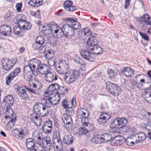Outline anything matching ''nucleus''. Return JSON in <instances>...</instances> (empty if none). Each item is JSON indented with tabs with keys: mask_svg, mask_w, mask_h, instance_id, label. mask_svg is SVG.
Returning a JSON list of instances; mask_svg holds the SVG:
<instances>
[{
	"mask_svg": "<svg viewBox=\"0 0 151 151\" xmlns=\"http://www.w3.org/2000/svg\"><path fill=\"white\" fill-rule=\"evenodd\" d=\"M101 136L97 135L95 136L91 140V142L96 144H101L103 142Z\"/></svg>",
	"mask_w": 151,
	"mask_h": 151,
	"instance_id": "35",
	"label": "nucleus"
},
{
	"mask_svg": "<svg viewBox=\"0 0 151 151\" xmlns=\"http://www.w3.org/2000/svg\"><path fill=\"white\" fill-rule=\"evenodd\" d=\"M43 3V0H30L28 2V4L31 6L38 7Z\"/></svg>",
	"mask_w": 151,
	"mask_h": 151,
	"instance_id": "33",
	"label": "nucleus"
},
{
	"mask_svg": "<svg viewBox=\"0 0 151 151\" xmlns=\"http://www.w3.org/2000/svg\"><path fill=\"white\" fill-rule=\"evenodd\" d=\"M33 69L36 70L40 74H45L50 70V68L47 65L42 63L40 60L34 58L30 60Z\"/></svg>",
	"mask_w": 151,
	"mask_h": 151,
	"instance_id": "3",
	"label": "nucleus"
},
{
	"mask_svg": "<svg viewBox=\"0 0 151 151\" xmlns=\"http://www.w3.org/2000/svg\"><path fill=\"white\" fill-rule=\"evenodd\" d=\"M73 2L70 0H67L63 3L64 8L67 11L73 12L76 9V7L72 5Z\"/></svg>",
	"mask_w": 151,
	"mask_h": 151,
	"instance_id": "17",
	"label": "nucleus"
},
{
	"mask_svg": "<svg viewBox=\"0 0 151 151\" xmlns=\"http://www.w3.org/2000/svg\"><path fill=\"white\" fill-rule=\"evenodd\" d=\"M20 28H21V27H15L14 28V32L15 34L16 35L19 34L20 32Z\"/></svg>",
	"mask_w": 151,
	"mask_h": 151,
	"instance_id": "60",
	"label": "nucleus"
},
{
	"mask_svg": "<svg viewBox=\"0 0 151 151\" xmlns=\"http://www.w3.org/2000/svg\"><path fill=\"white\" fill-rule=\"evenodd\" d=\"M78 73L77 71L74 70L68 71L63 76L65 82L67 83H70L75 81L77 78Z\"/></svg>",
	"mask_w": 151,
	"mask_h": 151,
	"instance_id": "7",
	"label": "nucleus"
},
{
	"mask_svg": "<svg viewBox=\"0 0 151 151\" xmlns=\"http://www.w3.org/2000/svg\"><path fill=\"white\" fill-rule=\"evenodd\" d=\"M144 87V90H146L145 92V95H146L151 89V81H150L145 83Z\"/></svg>",
	"mask_w": 151,
	"mask_h": 151,
	"instance_id": "40",
	"label": "nucleus"
},
{
	"mask_svg": "<svg viewBox=\"0 0 151 151\" xmlns=\"http://www.w3.org/2000/svg\"><path fill=\"white\" fill-rule=\"evenodd\" d=\"M72 27L70 25L68 24H65L63 25V27L62 29H63L65 34H66L67 32H68L69 30L71 29V27Z\"/></svg>",
	"mask_w": 151,
	"mask_h": 151,
	"instance_id": "49",
	"label": "nucleus"
},
{
	"mask_svg": "<svg viewBox=\"0 0 151 151\" xmlns=\"http://www.w3.org/2000/svg\"><path fill=\"white\" fill-rule=\"evenodd\" d=\"M3 103L6 106L11 107L13 106L14 103V100L13 97L11 95H8L4 98L3 101Z\"/></svg>",
	"mask_w": 151,
	"mask_h": 151,
	"instance_id": "19",
	"label": "nucleus"
},
{
	"mask_svg": "<svg viewBox=\"0 0 151 151\" xmlns=\"http://www.w3.org/2000/svg\"><path fill=\"white\" fill-rule=\"evenodd\" d=\"M104 142H107L109 141H112V137L110 134H104L101 135Z\"/></svg>",
	"mask_w": 151,
	"mask_h": 151,
	"instance_id": "41",
	"label": "nucleus"
},
{
	"mask_svg": "<svg viewBox=\"0 0 151 151\" xmlns=\"http://www.w3.org/2000/svg\"><path fill=\"white\" fill-rule=\"evenodd\" d=\"M74 71H77L78 72V75H77V78L78 76L80 77H82L85 73L86 70L82 69L80 68L78 70H74Z\"/></svg>",
	"mask_w": 151,
	"mask_h": 151,
	"instance_id": "54",
	"label": "nucleus"
},
{
	"mask_svg": "<svg viewBox=\"0 0 151 151\" xmlns=\"http://www.w3.org/2000/svg\"><path fill=\"white\" fill-rule=\"evenodd\" d=\"M111 142L113 143L114 145L115 146L120 145L122 144L117 139H116L115 137L112 138V141H111Z\"/></svg>",
	"mask_w": 151,
	"mask_h": 151,
	"instance_id": "55",
	"label": "nucleus"
},
{
	"mask_svg": "<svg viewBox=\"0 0 151 151\" xmlns=\"http://www.w3.org/2000/svg\"><path fill=\"white\" fill-rule=\"evenodd\" d=\"M12 135L19 140L22 139L24 136L23 131H20L18 129H12Z\"/></svg>",
	"mask_w": 151,
	"mask_h": 151,
	"instance_id": "20",
	"label": "nucleus"
},
{
	"mask_svg": "<svg viewBox=\"0 0 151 151\" xmlns=\"http://www.w3.org/2000/svg\"><path fill=\"white\" fill-rule=\"evenodd\" d=\"M28 65H26L23 68V77L27 81H29L32 80L33 75H36V72L33 69L30 60L27 61Z\"/></svg>",
	"mask_w": 151,
	"mask_h": 151,
	"instance_id": "4",
	"label": "nucleus"
},
{
	"mask_svg": "<svg viewBox=\"0 0 151 151\" xmlns=\"http://www.w3.org/2000/svg\"><path fill=\"white\" fill-rule=\"evenodd\" d=\"M122 72L126 76L128 77H132L134 73L133 70L129 67L125 68L122 70Z\"/></svg>",
	"mask_w": 151,
	"mask_h": 151,
	"instance_id": "31",
	"label": "nucleus"
},
{
	"mask_svg": "<svg viewBox=\"0 0 151 151\" xmlns=\"http://www.w3.org/2000/svg\"><path fill=\"white\" fill-rule=\"evenodd\" d=\"M115 137L116 139H118L122 144L125 141V139L122 136L118 135V136H115Z\"/></svg>",
	"mask_w": 151,
	"mask_h": 151,
	"instance_id": "56",
	"label": "nucleus"
},
{
	"mask_svg": "<svg viewBox=\"0 0 151 151\" xmlns=\"http://www.w3.org/2000/svg\"><path fill=\"white\" fill-rule=\"evenodd\" d=\"M68 103L67 102V101L65 99L62 102V106L64 109H66L69 107Z\"/></svg>",
	"mask_w": 151,
	"mask_h": 151,
	"instance_id": "62",
	"label": "nucleus"
},
{
	"mask_svg": "<svg viewBox=\"0 0 151 151\" xmlns=\"http://www.w3.org/2000/svg\"><path fill=\"white\" fill-rule=\"evenodd\" d=\"M69 66L65 62H60L58 64L56 65L57 71L60 74H63L67 72Z\"/></svg>",
	"mask_w": 151,
	"mask_h": 151,
	"instance_id": "9",
	"label": "nucleus"
},
{
	"mask_svg": "<svg viewBox=\"0 0 151 151\" xmlns=\"http://www.w3.org/2000/svg\"><path fill=\"white\" fill-rule=\"evenodd\" d=\"M14 88L16 90L18 95L21 98L24 100L27 99L29 98V96L23 86L16 84L14 85Z\"/></svg>",
	"mask_w": 151,
	"mask_h": 151,
	"instance_id": "10",
	"label": "nucleus"
},
{
	"mask_svg": "<svg viewBox=\"0 0 151 151\" xmlns=\"http://www.w3.org/2000/svg\"><path fill=\"white\" fill-rule=\"evenodd\" d=\"M14 78V77H13V76L11 75V74H10L6 78V84L8 86L11 83L12 80Z\"/></svg>",
	"mask_w": 151,
	"mask_h": 151,
	"instance_id": "50",
	"label": "nucleus"
},
{
	"mask_svg": "<svg viewBox=\"0 0 151 151\" xmlns=\"http://www.w3.org/2000/svg\"><path fill=\"white\" fill-rule=\"evenodd\" d=\"M45 79L47 82H52L57 80V78L56 74L54 72L49 71L45 74Z\"/></svg>",
	"mask_w": 151,
	"mask_h": 151,
	"instance_id": "16",
	"label": "nucleus"
},
{
	"mask_svg": "<svg viewBox=\"0 0 151 151\" xmlns=\"http://www.w3.org/2000/svg\"><path fill=\"white\" fill-rule=\"evenodd\" d=\"M71 29L68 31V32H67L66 34H65V37L71 38L73 37L74 36L75 34L74 30L72 27H71Z\"/></svg>",
	"mask_w": 151,
	"mask_h": 151,
	"instance_id": "46",
	"label": "nucleus"
},
{
	"mask_svg": "<svg viewBox=\"0 0 151 151\" xmlns=\"http://www.w3.org/2000/svg\"><path fill=\"white\" fill-rule=\"evenodd\" d=\"M66 20L68 21L69 22H70L72 24L74 23H76L77 22L76 21V19L75 17L73 18H67L66 19Z\"/></svg>",
	"mask_w": 151,
	"mask_h": 151,
	"instance_id": "59",
	"label": "nucleus"
},
{
	"mask_svg": "<svg viewBox=\"0 0 151 151\" xmlns=\"http://www.w3.org/2000/svg\"><path fill=\"white\" fill-rule=\"evenodd\" d=\"M139 34L142 37V38L146 41H149L148 37L146 34L142 33L140 32H139Z\"/></svg>",
	"mask_w": 151,
	"mask_h": 151,
	"instance_id": "61",
	"label": "nucleus"
},
{
	"mask_svg": "<svg viewBox=\"0 0 151 151\" xmlns=\"http://www.w3.org/2000/svg\"><path fill=\"white\" fill-rule=\"evenodd\" d=\"M54 32L53 35L54 37L57 38L62 37L65 35V33L64 32L63 29L60 28L57 25V27L55 28L54 27L53 30Z\"/></svg>",
	"mask_w": 151,
	"mask_h": 151,
	"instance_id": "18",
	"label": "nucleus"
},
{
	"mask_svg": "<svg viewBox=\"0 0 151 151\" xmlns=\"http://www.w3.org/2000/svg\"><path fill=\"white\" fill-rule=\"evenodd\" d=\"M71 26L74 30L78 29L81 27L80 24L78 22H76L75 24H72Z\"/></svg>",
	"mask_w": 151,
	"mask_h": 151,
	"instance_id": "58",
	"label": "nucleus"
},
{
	"mask_svg": "<svg viewBox=\"0 0 151 151\" xmlns=\"http://www.w3.org/2000/svg\"><path fill=\"white\" fill-rule=\"evenodd\" d=\"M134 136L137 142L145 140L146 138L145 134L143 132H138L135 134Z\"/></svg>",
	"mask_w": 151,
	"mask_h": 151,
	"instance_id": "32",
	"label": "nucleus"
},
{
	"mask_svg": "<svg viewBox=\"0 0 151 151\" xmlns=\"http://www.w3.org/2000/svg\"><path fill=\"white\" fill-rule=\"evenodd\" d=\"M16 58L10 59L6 58L1 59V61L3 69L6 71L10 70L17 62Z\"/></svg>",
	"mask_w": 151,
	"mask_h": 151,
	"instance_id": "5",
	"label": "nucleus"
},
{
	"mask_svg": "<svg viewBox=\"0 0 151 151\" xmlns=\"http://www.w3.org/2000/svg\"><path fill=\"white\" fill-rule=\"evenodd\" d=\"M98 44L99 42L96 39L93 38V37L89 38L86 42L87 45L91 47L96 46L97 45H98Z\"/></svg>",
	"mask_w": 151,
	"mask_h": 151,
	"instance_id": "29",
	"label": "nucleus"
},
{
	"mask_svg": "<svg viewBox=\"0 0 151 151\" xmlns=\"http://www.w3.org/2000/svg\"><path fill=\"white\" fill-rule=\"evenodd\" d=\"M32 46L34 49L38 50L40 53H44L46 51V47H45L44 45H42L36 41L33 44Z\"/></svg>",
	"mask_w": 151,
	"mask_h": 151,
	"instance_id": "21",
	"label": "nucleus"
},
{
	"mask_svg": "<svg viewBox=\"0 0 151 151\" xmlns=\"http://www.w3.org/2000/svg\"><path fill=\"white\" fill-rule=\"evenodd\" d=\"M10 120L8 122V124H9L11 127H13L16 121V118L15 117L9 119Z\"/></svg>",
	"mask_w": 151,
	"mask_h": 151,
	"instance_id": "57",
	"label": "nucleus"
},
{
	"mask_svg": "<svg viewBox=\"0 0 151 151\" xmlns=\"http://www.w3.org/2000/svg\"><path fill=\"white\" fill-rule=\"evenodd\" d=\"M49 25L50 26V29H47L45 31L43 32L44 34L45 35H48L52 33L53 34L54 27H57V24L54 22H51L49 23Z\"/></svg>",
	"mask_w": 151,
	"mask_h": 151,
	"instance_id": "25",
	"label": "nucleus"
},
{
	"mask_svg": "<svg viewBox=\"0 0 151 151\" xmlns=\"http://www.w3.org/2000/svg\"><path fill=\"white\" fill-rule=\"evenodd\" d=\"M12 33L11 27L7 25H4L0 27V33L4 36H9Z\"/></svg>",
	"mask_w": 151,
	"mask_h": 151,
	"instance_id": "12",
	"label": "nucleus"
},
{
	"mask_svg": "<svg viewBox=\"0 0 151 151\" xmlns=\"http://www.w3.org/2000/svg\"><path fill=\"white\" fill-rule=\"evenodd\" d=\"M28 88V91L35 95L39 94L41 90L39 86L35 83L33 84L31 88Z\"/></svg>",
	"mask_w": 151,
	"mask_h": 151,
	"instance_id": "24",
	"label": "nucleus"
},
{
	"mask_svg": "<svg viewBox=\"0 0 151 151\" xmlns=\"http://www.w3.org/2000/svg\"><path fill=\"white\" fill-rule=\"evenodd\" d=\"M120 123L119 128H122V130L127 132V130L130 129V127L126 125L127 122V119L124 117L120 118Z\"/></svg>",
	"mask_w": 151,
	"mask_h": 151,
	"instance_id": "22",
	"label": "nucleus"
},
{
	"mask_svg": "<svg viewBox=\"0 0 151 151\" xmlns=\"http://www.w3.org/2000/svg\"><path fill=\"white\" fill-rule=\"evenodd\" d=\"M66 110L65 111L66 113V114H67L68 115H73L74 113V111L73 109V108L71 107H68L67 108Z\"/></svg>",
	"mask_w": 151,
	"mask_h": 151,
	"instance_id": "53",
	"label": "nucleus"
},
{
	"mask_svg": "<svg viewBox=\"0 0 151 151\" xmlns=\"http://www.w3.org/2000/svg\"><path fill=\"white\" fill-rule=\"evenodd\" d=\"M21 69L19 67H18L15 69L10 73L11 75L13 76L14 77L17 76L20 72Z\"/></svg>",
	"mask_w": 151,
	"mask_h": 151,
	"instance_id": "47",
	"label": "nucleus"
},
{
	"mask_svg": "<svg viewBox=\"0 0 151 151\" xmlns=\"http://www.w3.org/2000/svg\"><path fill=\"white\" fill-rule=\"evenodd\" d=\"M42 127L43 131L45 132L46 133H51L52 129V122L48 119L44 123Z\"/></svg>",
	"mask_w": 151,
	"mask_h": 151,
	"instance_id": "15",
	"label": "nucleus"
},
{
	"mask_svg": "<svg viewBox=\"0 0 151 151\" xmlns=\"http://www.w3.org/2000/svg\"><path fill=\"white\" fill-rule=\"evenodd\" d=\"M150 19V18L149 15L147 14H143L142 17L139 18L140 21H144L146 25H151V21Z\"/></svg>",
	"mask_w": 151,
	"mask_h": 151,
	"instance_id": "30",
	"label": "nucleus"
},
{
	"mask_svg": "<svg viewBox=\"0 0 151 151\" xmlns=\"http://www.w3.org/2000/svg\"><path fill=\"white\" fill-rule=\"evenodd\" d=\"M79 133L80 134H85V135H86L88 136L89 135V132L87 129H86L85 127H81L79 129Z\"/></svg>",
	"mask_w": 151,
	"mask_h": 151,
	"instance_id": "45",
	"label": "nucleus"
},
{
	"mask_svg": "<svg viewBox=\"0 0 151 151\" xmlns=\"http://www.w3.org/2000/svg\"><path fill=\"white\" fill-rule=\"evenodd\" d=\"M22 5L21 3H17L16 5V10L18 12L21 11V8L22 7Z\"/></svg>",
	"mask_w": 151,
	"mask_h": 151,
	"instance_id": "64",
	"label": "nucleus"
},
{
	"mask_svg": "<svg viewBox=\"0 0 151 151\" xmlns=\"http://www.w3.org/2000/svg\"><path fill=\"white\" fill-rule=\"evenodd\" d=\"M108 74L109 77L110 78H114L117 75L116 72L111 69L108 70Z\"/></svg>",
	"mask_w": 151,
	"mask_h": 151,
	"instance_id": "44",
	"label": "nucleus"
},
{
	"mask_svg": "<svg viewBox=\"0 0 151 151\" xmlns=\"http://www.w3.org/2000/svg\"><path fill=\"white\" fill-rule=\"evenodd\" d=\"M120 118L117 117L111 123L110 126L112 127L115 128L116 127L119 128L120 124Z\"/></svg>",
	"mask_w": 151,
	"mask_h": 151,
	"instance_id": "38",
	"label": "nucleus"
},
{
	"mask_svg": "<svg viewBox=\"0 0 151 151\" xmlns=\"http://www.w3.org/2000/svg\"><path fill=\"white\" fill-rule=\"evenodd\" d=\"M52 142L54 144L53 147H55L57 150L58 148H60L62 147V144L60 138L55 139H53Z\"/></svg>",
	"mask_w": 151,
	"mask_h": 151,
	"instance_id": "34",
	"label": "nucleus"
},
{
	"mask_svg": "<svg viewBox=\"0 0 151 151\" xmlns=\"http://www.w3.org/2000/svg\"><path fill=\"white\" fill-rule=\"evenodd\" d=\"M103 52V48L97 45L93 47L89 48L88 50L86 49L82 50L81 52V54L85 59L90 62H93L95 60L94 54L99 55Z\"/></svg>",
	"mask_w": 151,
	"mask_h": 151,
	"instance_id": "1",
	"label": "nucleus"
},
{
	"mask_svg": "<svg viewBox=\"0 0 151 151\" xmlns=\"http://www.w3.org/2000/svg\"><path fill=\"white\" fill-rule=\"evenodd\" d=\"M73 137L70 134L64 136L63 138V142L67 145L72 144L73 142Z\"/></svg>",
	"mask_w": 151,
	"mask_h": 151,
	"instance_id": "27",
	"label": "nucleus"
},
{
	"mask_svg": "<svg viewBox=\"0 0 151 151\" xmlns=\"http://www.w3.org/2000/svg\"><path fill=\"white\" fill-rule=\"evenodd\" d=\"M26 145L28 150L30 151L34 150V151H37L35 148V143L32 139H27L26 140Z\"/></svg>",
	"mask_w": 151,
	"mask_h": 151,
	"instance_id": "23",
	"label": "nucleus"
},
{
	"mask_svg": "<svg viewBox=\"0 0 151 151\" xmlns=\"http://www.w3.org/2000/svg\"><path fill=\"white\" fill-rule=\"evenodd\" d=\"M42 143L43 147L41 146L37 148L38 151H50L52 149V145L50 137H45V139L42 140Z\"/></svg>",
	"mask_w": 151,
	"mask_h": 151,
	"instance_id": "8",
	"label": "nucleus"
},
{
	"mask_svg": "<svg viewBox=\"0 0 151 151\" xmlns=\"http://www.w3.org/2000/svg\"><path fill=\"white\" fill-rule=\"evenodd\" d=\"M55 59L54 58H49L48 59L47 63L50 66L52 67L55 65Z\"/></svg>",
	"mask_w": 151,
	"mask_h": 151,
	"instance_id": "51",
	"label": "nucleus"
},
{
	"mask_svg": "<svg viewBox=\"0 0 151 151\" xmlns=\"http://www.w3.org/2000/svg\"><path fill=\"white\" fill-rule=\"evenodd\" d=\"M19 26L21 27L23 30H28L31 28V24L30 23L26 21L23 23L22 25H19Z\"/></svg>",
	"mask_w": 151,
	"mask_h": 151,
	"instance_id": "39",
	"label": "nucleus"
},
{
	"mask_svg": "<svg viewBox=\"0 0 151 151\" xmlns=\"http://www.w3.org/2000/svg\"><path fill=\"white\" fill-rule=\"evenodd\" d=\"M33 120L35 124L37 126H40L42 123V120L40 117L35 116L33 117Z\"/></svg>",
	"mask_w": 151,
	"mask_h": 151,
	"instance_id": "43",
	"label": "nucleus"
},
{
	"mask_svg": "<svg viewBox=\"0 0 151 151\" xmlns=\"http://www.w3.org/2000/svg\"><path fill=\"white\" fill-rule=\"evenodd\" d=\"M35 41L42 45H43L45 41L44 38L41 36H37L35 39Z\"/></svg>",
	"mask_w": 151,
	"mask_h": 151,
	"instance_id": "48",
	"label": "nucleus"
},
{
	"mask_svg": "<svg viewBox=\"0 0 151 151\" xmlns=\"http://www.w3.org/2000/svg\"><path fill=\"white\" fill-rule=\"evenodd\" d=\"M13 15L12 13L11 12H7L4 16V18L6 20H9L13 17Z\"/></svg>",
	"mask_w": 151,
	"mask_h": 151,
	"instance_id": "52",
	"label": "nucleus"
},
{
	"mask_svg": "<svg viewBox=\"0 0 151 151\" xmlns=\"http://www.w3.org/2000/svg\"><path fill=\"white\" fill-rule=\"evenodd\" d=\"M46 99V103L48 104V106L51 107L52 105L57 104L59 101V96L58 95L56 97L55 96L51 97L50 96L47 97Z\"/></svg>",
	"mask_w": 151,
	"mask_h": 151,
	"instance_id": "13",
	"label": "nucleus"
},
{
	"mask_svg": "<svg viewBox=\"0 0 151 151\" xmlns=\"http://www.w3.org/2000/svg\"><path fill=\"white\" fill-rule=\"evenodd\" d=\"M111 117V115L108 114L102 113L100 115L99 118L97 119V123L98 124H102L103 123H106Z\"/></svg>",
	"mask_w": 151,
	"mask_h": 151,
	"instance_id": "14",
	"label": "nucleus"
},
{
	"mask_svg": "<svg viewBox=\"0 0 151 151\" xmlns=\"http://www.w3.org/2000/svg\"><path fill=\"white\" fill-rule=\"evenodd\" d=\"M6 116L5 118L6 119L9 118L10 119L12 116L13 112L12 109L10 108V107L6 106Z\"/></svg>",
	"mask_w": 151,
	"mask_h": 151,
	"instance_id": "37",
	"label": "nucleus"
},
{
	"mask_svg": "<svg viewBox=\"0 0 151 151\" xmlns=\"http://www.w3.org/2000/svg\"><path fill=\"white\" fill-rule=\"evenodd\" d=\"M77 115L78 118L80 119L81 120V122H82L85 121L88 117V112L86 110L81 108L78 109Z\"/></svg>",
	"mask_w": 151,
	"mask_h": 151,
	"instance_id": "11",
	"label": "nucleus"
},
{
	"mask_svg": "<svg viewBox=\"0 0 151 151\" xmlns=\"http://www.w3.org/2000/svg\"><path fill=\"white\" fill-rule=\"evenodd\" d=\"M46 103H36L33 106V110L37 115L41 117H45L49 114L48 108L50 107Z\"/></svg>",
	"mask_w": 151,
	"mask_h": 151,
	"instance_id": "2",
	"label": "nucleus"
},
{
	"mask_svg": "<svg viewBox=\"0 0 151 151\" xmlns=\"http://www.w3.org/2000/svg\"><path fill=\"white\" fill-rule=\"evenodd\" d=\"M105 84L109 92L114 96H118L121 93V88L119 86L110 82H106Z\"/></svg>",
	"mask_w": 151,
	"mask_h": 151,
	"instance_id": "6",
	"label": "nucleus"
},
{
	"mask_svg": "<svg viewBox=\"0 0 151 151\" xmlns=\"http://www.w3.org/2000/svg\"><path fill=\"white\" fill-rule=\"evenodd\" d=\"M62 119L63 123L65 125L70 124L72 122V119L70 116L67 114L63 115Z\"/></svg>",
	"mask_w": 151,
	"mask_h": 151,
	"instance_id": "26",
	"label": "nucleus"
},
{
	"mask_svg": "<svg viewBox=\"0 0 151 151\" xmlns=\"http://www.w3.org/2000/svg\"><path fill=\"white\" fill-rule=\"evenodd\" d=\"M48 48V47H46V51L44 53H45V57L47 59L53 58L52 57L54 55L53 51L51 50H48L47 49Z\"/></svg>",
	"mask_w": 151,
	"mask_h": 151,
	"instance_id": "36",
	"label": "nucleus"
},
{
	"mask_svg": "<svg viewBox=\"0 0 151 151\" xmlns=\"http://www.w3.org/2000/svg\"><path fill=\"white\" fill-rule=\"evenodd\" d=\"M50 26L49 25V24H45L44 26L42 27V31L43 32L46 31L47 29L50 28Z\"/></svg>",
	"mask_w": 151,
	"mask_h": 151,
	"instance_id": "63",
	"label": "nucleus"
},
{
	"mask_svg": "<svg viewBox=\"0 0 151 151\" xmlns=\"http://www.w3.org/2000/svg\"><path fill=\"white\" fill-rule=\"evenodd\" d=\"M130 84V88L133 89H135L136 87L138 89H139L142 86V84H139V83H137L135 81L131 82Z\"/></svg>",
	"mask_w": 151,
	"mask_h": 151,
	"instance_id": "42",
	"label": "nucleus"
},
{
	"mask_svg": "<svg viewBox=\"0 0 151 151\" xmlns=\"http://www.w3.org/2000/svg\"><path fill=\"white\" fill-rule=\"evenodd\" d=\"M17 19L16 23L18 26L22 25L23 23L26 21V17L25 15L22 14H20L17 16Z\"/></svg>",
	"mask_w": 151,
	"mask_h": 151,
	"instance_id": "28",
	"label": "nucleus"
}]
</instances>
